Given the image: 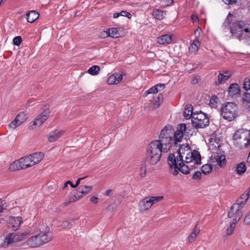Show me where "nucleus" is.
I'll return each mask as SVG.
<instances>
[{
    "instance_id": "20",
    "label": "nucleus",
    "mask_w": 250,
    "mask_h": 250,
    "mask_svg": "<svg viewBox=\"0 0 250 250\" xmlns=\"http://www.w3.org/2000/svg\"><path fill=\"white\" fill-rule=\"evenodd\" d=\"M29 156L32 160V164H33V165L34 166L40 162L43 159L44 154L43 153L40 152L34 153L29 155Z\"/></svg>"
},
{
    "instance_id": "32",
    "label": "nucleus",
    "mask_w": 250,
    "mask_h": 250,
    "mask_svg": "<svg viewBox=\"0 0 250 250\" xmlns=\"http://www.w3.org/2000/svg\"><path fill=\"white\" fill-rule=\"evenodd\" d=\"M250 196L247 193H243L241 195L240 198H239L237 201L236 204L242 205V207H243L244 205L246 204L247 201L249 199Z\"/></svg>"
},
{
    "instance_id": "58",
    "label": "nucleus",
    "mask_w": 250,
    "mask_h": 250,
    "mask_svg": "<svg viewBox=\"0 0 250 250\" xmlns=\"http://www.w3.org/2000/svg\"><path fill=\"white\" fill-rule=\"evenodd\" d=\"M120 16H121L120 13H115L113 14V18L116 19L118 18Z\"/></svg>"
},
{
    "instance_id": "36",
    "label": "nucleus",
    "mask_w": 250,
    "mask_h": 250,
    "mask_svg": "<svg viewBox=\"0 0 250 250\" xmlns=\"http://www.w3.org/2000/svg\"><path fill=\"white\" fill-rule=\"evenodd\" d=\"M109 33H110L109 37L112 38H117L120 36V33L118 30L116 28H112L108 29Z\"/></svg>"
},
{
    "instance_id": "55",
    "label": "nucleus",
    "mask_w": 250,
    "mask_h": 250,
    "mask_svg": "<svg viewBox=\"0 0 250 250\" xmlns=\"http://www.w3.org/2000/svg\"><path fill=\"white\" fill-rule=\"evenodd\" d=\"M85 177H83V178H79L78 179V180H77L76 181V184H75L74 186V187H77L79 184H80V182L82 180L84 179Z\"/></svg>"
},
{
    "instance_id": "2",
    "label": "nucleus",
    "mask_w": 250,
    "mask_h": 250,
    "mask_svg": "<svg viewBox=\"0 0 250 250\" xmlns=\"http://www.w3.org/2000/svg\"><path fill=\"white\" fill-rule=\"evenodd\" d=\"M39 233L29 237L19 246L23 249L37 248L50 242L52 240L50 229L45 224H40L39 226Z\"/></svg>"
},
{
    "instance_id": "29",
    "label": "nucleus",
    "mask_w": 250,
    "mask_h": 250,
    "mask_svg": "<svg viewBox=\"0 0 250 250\" xmlns=\"http://www.w3.org/2000/svg\"><path fill=\"white\" fill-rule=\"evenodd\" d=\"M93 189L91 186L82 185L80 186L78 188V192L81 193L83 196L89 193Z\"/></svg>"
},
{
    "instance_id": "4",
    "label": "nucleus",
    "mask_w": 250,
    "mask_h": 250,
    "mask_svg": "<svg viewBox=\"0 0 250 250\" xmlns=\"http://www.w3.org/2000/svg\"><path fill=\"white\" fill-rule=\"evenodd\" d=\"M157 140L170 149L173 145H175V130L173 126L170 125H166L161 131Z\"/></svg>"
},
{
    "instance_id": "45",
    "label": "nucleus",
    "mask_w": 250,
    "mask_h": 250,
    "mask_svg": "<svg viewBox=\"0 0 250 250\" xmlns=\"http://www.w3.org/2000/svg\"><path fill=\"white\" fill-rule=\"evenodd\" d=\"M200 80V78L198 76H195L192 77L191 80V83L192 84H197L199 81Z\"/></svg>"
},
{
    "instance_id": "27",
    "label": "nucleus",
    "mask_w": 250,
    "mask_h": 250,
    "mask_svg": "<svg viewBox=\"0 0 250 250\" xmlns=\"http://www.w3.org/2000/svg\"><path fill=\"white\" fill-rule=\"evenodd\" d=\"M21 161L22 162V166L24 167V169L31 167L34 166L33 164H32V160L30 157L29 155L21 158Z\"/></svg>"
},
{
    "instance_id": "50",
    "label": "nucleus",
    "mask_w": 250,
    "mask_h": 250,
    "mask_svg": "<svg viewBox=\"0 0 250 250\" xmlns=\"http://www.w3.org/2000/svg\"><path fill=\"white\" fill-rule=\"evenodd\" d=\"M227 4H233L236 2L237 0H222Z\"/></svg>"
},
{
    "instance_id": "18",
    "label": "nucleus",
    "mask_w": 250,
    "mask_h": 250,
    "mask_svg": "<svg viewBox=\"0 0 250 250\" xmlns=\"http://www.w3.org/2000/svg\"><path fill=\"white\" fill-rule=\"evenodd\" d=\"M23 220L21 217L12 216L9 219V224L11 227L14 230H17L19 229L22 223Z\"/></svg>"
},
{
    "instance_id": "43",
    "label": "nucleus",
    "mask_w": 250,
    "mask_h": 250,
    "mask_svg": "<svg viewBox=\"0 0 250 250\" xmlns=\"http://www.w3.org/2000/svg\"><path fill=\"white\" fill-rule=\"evenodd\" d=\"M22 39L21 36H17L13 39V44L15 45L19 46L22 42Z\"/></svg>"
},
{
    "instance_id": "11",
    "label": "nucleus",
    "mask_w": 250,
    "mask_h": 250,
    "mask_svg": "<svg viewBox=\"0 0 250 250\" xmlns=\"http://www.w3.org/2000/svg\"><path fill=\"white\" fill-rule=\"evenodd\" d=\"M192 124L195 128H203L208 125L209 119L204 113L200 111L193 114L191 120Z\"/></svg>"
},
{
    "instance_id": "57",
    "label": "nucleus",
    "mask_w": 250,
    "mask_h": 250,
    "mask_svg": "<svg viewBox=\"0 0 250 250\" xmlns=\"http://www.w3.org/2000/svg\"><path fill=\"white\" fill-rule=\"evenodd\" d=\"M112 190L108 189L106 191L105 195L110 196L111 195Z\"/></svg>"
},
{
    "instance_id": "51",
    "label": "nucleus",
    "mask_w": 250,
    "mask_h": 250,
    "mask_svg": "<svg viewBox=\"0 0 250 250\" xmlns=\"http://www.w3.org/2000/svg\"><path fill=\"white\" fill-rule=\"evenodd\" d=\"M162 98V96L161 95H159L157 97V99L158 100V101L157 102L156 100L153 102V104L157 106V107L159 106L160 105V101L161 100V98Z\"/></svg>"
},
{
    "instance_id": "62",
    "label": "nucleus",
    "mask_w": 250,
    "mask_h": 250,
    "mask_svg": "<svg viewBox=\"0 0 250 250\" xmlns=\"http://www.w3.org/2000/svg\"><path fill=\"white\" fill-rule=\"evenodd\" d=\"M32 100H28L27 101V104H29V105H31V103H32Z\"/></svg>"
},
{
    "instance_id": "61",
    "label": "nucleus",
    "mask_w": 250,
    "mask_h": 250,
    "mask_svg": "<svg viewBox=\"0 0 250 250\" xmlns=\"http://www.w3.org/2000/svg\"><path fill=\"white\" fill-rule=\"evenodd\" d=\"M67 182H69V183H68V184H69L72 188H76V187H74L75 185H73V183L70 181H67Z\"/></svg>"
},
{
    "instance_id": "30",
    "label": "nucleus",
    "mask_w": 250,
    "mask_h": 250,
    "mask_svg": "<svg viewBox=\"0 0 250 250\" xmlns=\"http://www.w3.org/2000/svg\"><path fill=\"white\" fill-rule=\"evenodd\" d=\"M215 159L220 167H223L226 166V160L224 155H217L215 156Z\"/></svg>"
},
{
    "instance_id": "12",
    "label": "nucleus",
    "mask_w": 250,
    "mask_h": 250,
    "mask_svg": "<svg viewBox=\"0 0 250 250\" xmlns=\"http://www.w3.org/2000/svg\"><path fill=\"white\" fill-rule=\"evenodd\" d=\"M235 203L231 207L230 209L228 212V217L232 219L233 222L237 223L241 218L243 215L241 211L242 208V205Z\"/></svg>"
},
{
    "instance_id": "19",
    "label": "nucleus",
    "mask_w": 250,
    "mask_h": 250,
    "mask_svg": "<svg viewBox=\"0 0 250 250\" xmlns=\"http://www.w3.org/2000/svg\"><path fill=\"white\" fill-rule=\"evenodd\" d=\"M123 80V75L120 74H115L110 76L107 79V83L109 84H116L119 83Z\"/></svg>"
},
{
    "instance_id": "6",
    "label": "nucleus",
    "mask_w": 250,
    "mask_h": 250,
    "mask_svg": "<svg viewBox=\"0 0 250 250\" xmlns=\"http://www.w3.org/2000/svg\"><path fill=\"white\" fill-rule=\"evenodd\" d=\"M235 145L243 148L250 146V130L241 128L237 130L233 136Z\"/></svg>"
},
{
    "instance_id": "28",
    "label": "nucleus",
    "mask_w": 250,
    "mask_h": 250,
    "mask_svg": "<svg viewBox=\"0 0 250 250\" xmlns=\"http://www.w3.org/2000/svg\"><path fill=\"white\" fill-rule=\"evenodd\" d=\"M167 11L154 9L152 12L153 16L156 19L161 20L165 18Z\"/></svg>"
},
{
    "instance_id": "39",
    "label": "nucleus",
    "mask_w": 250,
    "mask_h": 250,
    "mask_svg": "<svg viewBox=\"0 0 250 250\" xmlns=\"http://www.w3.org/2000/svg\"><path fill=\"white\" fill-rule=\"evenodd\" d=\"M140 177L141 178H144L146 175V163H143L140 165Z\"/></svg>"
},
{
    "instance_id": "25",
    "label": "nucleus",
    "mask_w": 250,
    "mask_h": 250,
    "mask_svg": "<svg viewBox=\"0 0 250 250\" xmlns=\"http://www.w3.org/2000/svg\"><path fill=\"white\" fill-rule=\"evenodd\" d=\"M200 231V229L198 228L196 225L193 228L192 231L188 235L187 241L190 243L194 241L197 236L199 234Z\"/></svg>"
},
{
    "instance_id": "3",
    "label": "nucleus",
    "mask_w": 250,
    "mask_h": 250,
    "mask_svg": "<svg viewBox=\"0 0 250 250\" xmlns=\"http://www.w3.org/2000/svg\"><path fill=\"white\" fill-rule=\"evenodd\" d=\"M169 150L158 140H153L147 146L146 161L151 166L156 165L160 162L162 152L166 153Z\"/></svg>"
},
{
    "instance_id": "13",
    "label": "nucleus",
    "mask_w": 250,
    "mask_h": 250,
    "mask_svg": "<svg viewBox=\"0 0 250 250\" xmlns=\"http://www.w3.org/2000/svg\"><path fill=\"white\" fill-rule=\"evenodd\" d=\"M27 115L24 112H21L18 114L15 119L9 125V127L13 129L26 122L27 119Z\"/></svg>"
},
{
    "instance_id": "52",
    "label": "nucleus",
    "mask_w": 250,
    "mask_h": 250,
    "mask_svg": "<svg viewBox=\"0 0 250 250\" xmlns=\"http://www.w3.org/2000/svg\"><path fill=\"white\" fill-rule=\"evenodd\" d=\"M98 198L96 196H92L90 199V202H92L94 204H97L98 202Z\"/></svg>"
},
{
    "instance_id": "24",
    "label": "nucleus",
    "mask_w": 250,
    "mask_h": 250,
    "mask_svg": "<svg viewBox=\"0 0 250 250\" xmlns=\"http://www.w3.org/2000/svg\"><path fill=\"white\" fill-rule=\"evenodd\" d=\"M22 169H24V167L22 166V162L21 161V159L14 161L10 165L9 167V169L11 171H15Z\"/></svg>"
},
{
    "instance_id": "49",
    "label": "nucleus",
    "mask_w": 250,
    "mask_h": 250,
    "mask_svg": "<svg viewBox=\"0 0 250 250\" xmlns=\"http://www.w3.org/2000/svg\"><path fill=\"white\" fill-rule=\"evenodd\" d=\"M244 223L247 225L250 224V212L245 217L244 219Z\"/></svg>"
},
{
    "instance_id": "7",
    "label": "nucleus",
    "mask_w": 250,
    "mask_h": 250,
    "mask_svg": "<svg viewBox=\"0 0 250 250\" xmlns=\"http://www.w3.org/2000/svg\"><path fill=\"white\" fill-rule=\"evenodd\" d=\"M50 113V111L48 105H45L42 112L39 114L33 121L28 124V128L31 130H34L37 127H40L48 119Z\"/></svg>"
},
{
    "instance_id": "34",
    "label": "nucleus",
    "mask_w": 250,
    "mask_h": 250,
    "mask_svg": "<svg viewBox=\"0 0 250 250\" xmlns=\"http://www.w3.org/2000/svg\"><path fill=\"white\" fill-rule=\"evenodd\" d=\"M246 171V167L244 162L239 163L236 168V172L238 174H242Z\"/></svg>"
},
{
    "instance_id": "40",
    "label": "nucleus",
    "mask_w": 250,
    "mask_h": 250,
    "mask_svg": "<svg viewBox=\"0 0 250 250\" xmlns=\"http://www.w3.org/2000/svg\"><path fill=\"white\" fill-rule=\"evenodd\" d=\"M243 88L246 91L250 90V76L246 78L244 80Z\"/></svg>"
},
{
    "instance_id": "21",
    "label": "nucleus",
    "mask_w": 250,
    "mask_h": 250,
    "mask_svg": "<svg viewBox=\"0 0 250 250\" xmlns=\"http://www.w3.org/2000/svg\"><path fill=\"white\" fill-rule=\"evenodd\" d=\"M229 96L233 97L239 95L240 92V87L236 83L231 84L228 88Z\"/></svg>"
},
{
    "instance_id": "56",
    "label": "nucleus",
    "mask_w": 250,
    "mask_h": 250,
    "mask_svg": "<svg viewBox=\"0 0 250 250\" xmlns=\"http://www.w3.org/2000/svg\"><path fill=\"white\" fill-rule=\"evenodd\" d=\"M191 20L193 22H195L196 21H198V18L196 16L192 15L191 17Z\"/></svg>"
},
{
    "instance_id": "47",
    "label": "nucleus",
    "mask_w": 250,
    "mask_h": 250,
    "mask_svg": "<svg viewBox=\"0 0 250 250\" xmlns=\"http://www.w3.org/2000/svg\"><path fill=\"white\" fill-rule=\"evenodd\" d=\"M201 176V173L199 171H197L194 172L193 175V178L194 179H200Z\"/></svg>"
},
{
    "instance_id": "22",
    "label": "nucleus",
    "mask_w": 250,
    "mask_h": 250,
    "mask_svg": "<svg viewBox=\"0 0 250 250\" xmlns=\"http://www.w3.org/2000/svg\"><path fill=\"white\" fill-rule=\"evenodd\" d=\"M196 114V112L193 111V107L191 104H187L185 107L184 110V116L186 119H192L193 114Z\"/></svg>"
},
{
    "instance_id": "60",
    "label": "nucleus",
    "mask_w": 250,
    "mask_h": 250,
    "mask_svg": "<svg viewBox=\"0 0 250 250\" xmlns=\"http://www.w3.org/2000/svg\"><path fill=\"white\" fill-rule=\"evenodd\" d=\"M70 203V202H69V201L67 200V201H66L64 203H63V206L65 207V206H67Z\"/></svg>"
},
{
    "instance_id": "63",
    "label": "nucleus",
    "mask_w": 250,
    "mask_h": 250,
    "mask_svg": "<svg viewBox=\"0 0 250 250\" xmlns=\"http://www.w3.org/2000/svg\"><path fill=\"white\" fill-rule=\"evenodd\" d=\"M4 208L1 207H0V213H1L3 212V210Z\"/></svg>"
},
{
    "instance_id": "46",
    "label": "nucleus",
    "mask_w": 250,
    "mask_h": 250,
    "mask_svg": "<svg viewBox=\"0 0 250 250\" xmlns=\"http://www.w3.org/2000/svg\"><path fill=\"white\" fill-rule=\"evenodd\" d=\"M110 33H109L108 30L106 31H104L101 33V37L103 38H105L109 37Z\"/></svg>"
},
{
    "instance_id": "42",
    "label": "nucleus",
    "mask_w": 250,
    "mask_h": 250,
    "mask_svg": "<svg viewBox=\"0 0 250 250\" xmlns=\"http://www.w3.org/2000/svg\"><path fill=\"white\" fill-rule=\"evenodd\" d=\"M82 197V195H78V196L75 195H72L68 198L67 200L69 201V202L72 203L78 200Z\"/></svg>"
},
{
    "instance_id": "44",
    "label": "nucleus",
    "mask_w": 250,
    "mask_h": 250,
    "mask_svg": "<svg viewBox=\"0 0 250 250\" xmlns=\"http://www.w3.org/2000/svg\"><path fill=\"white\" fill-rule=\"evenodd\" d=\"M173 0H161L162 6L165 7L172 4Z\"/></svg>"
},
{
    "instance_id": "17",
    "label": "nucleus",
    "mask_w": 250,
    "mask_h": 250,
    "mask_svg": "<svg viewBox=\"0 0 250 250\" xmlns=\"http://www.w3.org/2000/svg\"><path fill=\"white\" fill-rule=\"evenodd\" d=\"M173 34H165L157 38V42L160 45H167L172 42Z\"/></svg>"
},
{
    "instance_id": "16",
    "label": "nucleus",
    "mask_w": 250,
    "mask_h": 250,
    "mask_svg": "<svg viewBox=\"0 0 250 250\" xmlns=\"http://www.w3.org/2000/svg\"><path fill=\"white\" fill-rule=\"evenodd\" d=\"M64 132L59 129H55L51 131L47 136L48 142L52 143L57 141L63 134Z\"/></svg>"
},
{
    "instance_id": "5",
    "label": "nucleus",
    "mask_w": 250,
    "mask_h": 250,
    "mask_svg": "<svg viewBox=\"0 0 250 250\" xmlns=\"http://www.w3.org/2000/svg\"><path fill=\"white\" fill-rule=\"evenodd\" d=\"M232 35L239 40L250 38L249 28L246 27V23L242 21H238L233 24L230 28Z\"/></svg>"
},
{
    "instance_id": "37",
    "label": "nucleus",
    "mask_w": 250,
    "mask_h": 250,
    "mask_svg": "<svg viewBox=\"0 0 250 250\" xmlns=\"http://www.w3.org/2000/svg\"><path fill=\"white\" fill-rule=\"evenodd\" d=\"M237 223L231 222L229 227L226 229V235H230L233 232Z\"/></svg>"
},
{
    "instance_id": "15",
    "label": "nucleus",
    "mask_w": 250,
    "mask_h": 250,
    "mask_svg": "<svg viewBox=\"0 0 250 250\" xmlns=\"http://www.w3.org/2000/svg\"><path fill=\"white\" fill-rule=\"evenodd\" d=\"M186 129L185 124H181L179 125L177 131H175V146H177L178 143L182 141L184 132Z\"/></svg>"
},
{
    "instance_id": "53",
    "label": "nucleus",
    "mask_w": 250,
    "mask_h": 250,
    "mask_svg": "<svg viewBox=\"0 0 250 250\" xmlns=\"http://www.w3.org/2000/svg\"><path fill=\"white\" fill-rule=\"evenodd\" d=\"M156 86L157 87V88L159 89V91L164 89L165 87V84L163 83H160L156 85Z\"/></svg>"
},
{
    "instance_id": "59",
    "label": "nucleus",
    "mask_w": 250,
    "mask_h": 250,
    "mask_svg": "<svg viewBox=\"0 0 250 250\" xmlns=\"http://www.w3.org/2000/svg\"><path fill=\"white\" fill-rule=\"evenodd\" d=\"M68 183H69V182H67V181L65 183V184H64L63 188H62L63 189H65L67 187Z\"/></svg>"
},
{
    "instance_id": "23",
    "label": "nucleus",
    "mask_w": 250,
    "mask_h": 250,
    "mask_svg": "<svg viewBox=\"0 0 250 250\" xmlns=\"http://www.w3.org/2000/svg\"><path fill=\"white\" fill-rule=\"evenodd\" d=\"M22 169H24V167L22 166V162L21 161V159L14 161L10 165L9 167V169L11 171H15Z\"/></svg>"
},
{
    "instance_id": "8",
    "label": "nucleus",
    "mask_w": 250,
    "mask_h": 250,
    "mask_svg": "<svg viewBox=\"0 0 250 250\" xmlns=\"http://www.w3.org/2000/svg\"><path fill=\"white\" fill-rule=\"evenodd\" d=\"M223 117L229 121L233 120L237 115V107L233 103H227L221 108Z\"/></svg>"
},
{
    "instance_id": "31",
    "label": "nucleus",
    "mask_w": 250,
    "mask_h": 250,
    "mask_svg": "<svg viewBox=\"0 0 250 250\" xmlns=\"http://www.w3.org/2000/svg\"><path fill=\"white\" fill-rule=\"evenodd\" d=\"M244 106L250 111V94L245 93L242 98Z\"/></svg>"
},
{
    "instance_id": "64",
    "label": "nucleus",
    "mask_w": 250,
    "mask_h": 250,
    "mask_svg": "<svg viewBox=\"0 0 250 250\" xmlns=\"http://www.w3.org/2000/svg\"><path fill=\"white\" fill-rule=\"evenodd\" d=\"M247 193L250 196V188L248 189V192Z\"/></svg>"
},
{
    "instance_id": "38",
    "label": "nucleus",
    "mask_w": 250,
    "mask_h": 250,
    "mask_svg": "<svg viewBox=\"0 0 250 250\" xmlns=\"http://www.w3.org/2000/svg\"><path fill=\"white\" fill-rule=\"evenodd\" d=\"M212 167L209 164H206L203 165L201 167V171L203 173L207 174L211 172Z\"/></svg>"
},
{
    "instance_id": "35",
    "label": "nucleus",
    "mask_w": 250,
    "mask_h": 250,
    "mask_svg": "<svg viewBox=\"0 0 250 250\" xmlns=\"http://www.w3.org/2000/svg\"><path fill=\"white\" fill-rule=\"evenodd\" d=\"M100 70V67L98 65H93L90 67L87 71V73L91 75H98Z\"/></svg>"
},
{
    "instance_id": "41",
    "label": "nucleus",
    "mask_w": 250,
    "mask_h": 250,
    "mask_svg": "<svg viewBox=\"0 0 250 250\" xmlns=\"http://www.w3.org/2000/svg\"><path fill=\"white\" fill-rule=\"evenodd\" d=\"M158 91H159V89L155 85V86L152 87L151 88H149L147 91H145L144 95L145 96H146L149 94L157 93L158 92Z\"/></svg>"
},
{
    "instance_id": "9",
    "label": "nucleus",
    "mask_w": 250,
    "mask_h": 250,
    "mask_svg": "<svg viewBox=\"0 0 250 250\" xmlns=\"http://www.w3.org/2000/svg\"><path fill=\"white\" fill-rule=\"evenodd\" d=\"M163 196H148L141 200L138 204V208L141 212H144L149 209L152 206L162 200Z\"/></svg>"
},
{
    "instance_id": "48",
    "label": "nucleus",
    "mask_w": 250,
    "mask_h": 250,
    "mask_svg": "<svg viewBox=\"0 0 250 250\" xmlns=\"http://www.w3.org/2000/svg\"><path fill=\"white\" fill-rule=\"evenodd\" d=\"M120 14H121V16H124V17H126L128 18H131V14L129 13V12H127L125 11H122L120 12Z\"/></svg>"
},
{
    "instance_id": "1",
    "label": "nucleus",
    "mask_w": 250,
    "mask_h": 250,
    "mask_svg": "<svg viewBox=\"0 0 250 250\" xmlns=\"http://www.w3.org/2000/svg\"><path fill=\"white\" fill-rule=\"evenodd\" d=\"M201 161L199 152L196 150L191 151L187 144H183L180 146L176 157L173 153H170L167 157L169 171L174 176L177 175L179 171L188 174L190 169L201 165Z\"/></svg>"
},
{
    "instance_id": "54",
    "label": "nucleus",
    "mask_w": 250,
    "mask_h": 250,
    "mask_svg": "<svg viewBox=\"0 0 250 250\" xmlns=\"http://www.w3.org/2000/svg\"><path fill=\"white\" fill-rule=\"evenodd\" d=\"M201 32V29L200 27H198L195 31V34L196 35V38L198 36L200 35Z\"/></svg>"
},
{
    "instance_id": "26",
    "label": "nucleus",
    "mask_w": 250,
    "mask_h": 250,
    "mask_svg": "<svg viewBox=\"0 0 250 250\" xmlns=\"http://www.w3.org/2000/svg\"><path fill=\"white\" fill-rule=\"evenodd\" d=\"M27 21L28 22L32 23L35 21L39 16V14L36 11L32 10L28 12L27 14Z\"/></svg>"
},
{
    "instance_id": "33",
    "label": "nucleus",
    "mask_w": 250,
    "mask_h": 250,
    "mask_svg": "<svg viewBox=\"0 0 250 250\" xmlns=\"http://www.w3.org/2000/svg\"><path fill=\"white\" fill-rule=\"evenodd\" d=\"M200 45V43L198 40H195L189 47V49L192 52L195 53L197 51Z\"/></svg>"
},
{
    "instance_id": "14",
    "label": "nucleus",
    "mask_w": 250,
    "mask_h": 250,
    "mask_svg": "<svg viewBox=\"0 0 250 250\" xmlns=\"http://www.w3.org/2000/svg\"><path fill=\"white\" fill-rule=\"evenodd\" d=\"M232 74L231 71L229 70L220 71L217 77V81L215 82V84L219 85L225 83L232 75Z\"/></svg>"
},
{
    "instance_id": "10",
    "label": "nucleus",
    "mask_w": 250,
    "mask_h": 250,
    "mask_svg": "<svg viewBox=\"0 0 250 250\" xmlns=\"http://www.w3.org/2000/svg\"><path fill=\"white\" fill-rule=\"evenodd\" d=\"M29 230H25L21 232L10 233L7 234L4 239V247H7L9 245L22 241L30 234Z\"/></svg>"
}]
</instances>
